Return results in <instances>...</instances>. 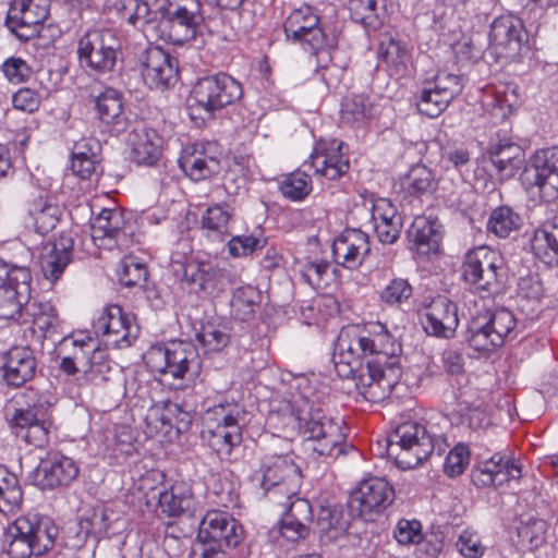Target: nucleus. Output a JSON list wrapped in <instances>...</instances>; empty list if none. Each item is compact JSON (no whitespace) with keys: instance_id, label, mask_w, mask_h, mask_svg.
I'll use <instances>...</instances> for the list:
<instances>
[{"instance_id":"c9c22d12","label":"nucleus","mask_w":558,"mask_h":558,"mask_svg":"<svg viewBox=\"0 0 558 558\" xmlns=\"http://www.w3.org/2000/svg\"><path fill=\"white\" fill-rule=\"evenodd\" d=\"M183 278L205 295H215L221 290L222 271L209 260H189L183 265Z\"/></svg>"},{"instance_id":"cd10ccee","label":"nucleus","mask_w":558,"mask_h":558,"mask_svg":"<svg viewBox=\"0 0 558 558\" xmlns=\"http://www.w3.org/2000/svg\"><path fill=\"white\" fill-rule=\"evenodd\" d=\"M350 326L343 327L338 336L332 363L337 375L340 378L349 379L355 377V374L362 367V357L365 352L360 349V343Z\"/></svg>"},{"instance_id":"0e129e2a","label":"nucleus","mask_w":558,"mask_h":558,"mask_svg":"<svg viewBox=\"0 0 558 558\" xmlns=\"http://www.w3.org/2000/svg\"><path fill=\"white\" fill-rule=\"evenodd\" d=\"M111 371L107 354L100 348L94 350L82 367V374L85 380L99 384L107 380V374Z\"/></svg>"},{"instance_id":"4c0bfd02","label":"nucleus","mask_w":558,"mask_h":558,"mask_svg":"<svg viewBox=\"0 0 558 558\" xmlns=\"http://www.w3.org/2000/svg\"><path fill=\"white\" fill-rule=\"evenodd\" d=\"M194 504L192 488L184 482H177L169 490L159 493L157 509L160 515L178 518L185 512L193 511Z\"/></svg>"},{"instance_id":"f03ea898","label":"nucleus","mask_w":558,"mask_h":558,"mask_svg":"<svg viewBox=\"0 0 558 558\" xmlns=\"http://www.w3.org/2000/svg\"><path fill=\"white\" fill-rule=\"evenodd\" d=\"M267 424L278 430L298 427L308 448L322 457L341 453L347 438L343 421L328 416L305 396L280 401L268 414Z\"/></svg>"},{"instance_id":"c756f323","label":"nucleus","mask_w":558,"mask_h":558,"mask_svg":"<svg viewBox=\"0 0 558 558\" xmlns=\"http://www.w3.org/2000/svg\"><path fill=\"white\" fill-rule=\"evenodd\" d=\"M74 241L68 234H61L48 242L41 251L40 267L47 280L58 281L72 262Z\"/></svg>"},{"instance_id":"a18cd8bd","label":"nucleus","mask_w":558,"mask_h":558,"mask_svg":"<svg viewBox=\"0 0 558 558\" xmlns=\"http://www.w3.org/2000/svg\"><path fill=\"white\" fill-rule=\"evenodd\" d=\"M232 214L220 205L208 207L202 216L201 229L210 241L223 242L231 235Z\"/></svg>"},{"instance_id":"6ab92c4d","label":"nucleus","mask_w":558,"mask_h":558,"mask_svg":"<svg viewBox=\"0 0 558 558\" xmlns=\"http://www.w3.org/2000/svg\"><path fill=\"white\" fill-rule=\"evenodd\" d=\"M395 490L384 477L372 476L359 483L352 490L349 505L360 515L381 512L392 504Z\"/></svg>"},{"instance_id":"393cba45","label":"nucleus","mask_w":558,"mask_h":558,"mask_svg":"<svg viewBox=\"0 0 558 558\" xmlns=\"http://www.w3.org/2000/svg\"><path fill=\"white\" fill-rule=\"evenodd\" d=\"M142 76L149 88H167L178 77L177 64L160 47H149L142 60Z\"/></svg>"},{"instance_id":"20e7f679","label":"nucleus","mask_w":558,"mask_h":558,"mask_svg":"<svg viewBox=\"0 0 558 558\" xmlns=\"http://www.w3.org/2000/svg\"><path fill=\"white\" fill-rule=\"evenodd\" d=\"M58 533L48 518L19 517L4 531L3 549L10 558H41L53 548Z\"/></svg>"},{"instance_id":"9b49d317","label":"nucleus","mask_w":558,"mask_h":558,"mask_svg":"<svg viewBox=\"0 0 558 558\" xmlns=\"http://www.w3.org/2000/svg\"><path fill=\"white\" fill-rule=\"evenodd\" d=\"M464 83L462 75L438 71L432 81L424 84L417 96L418 111L428 118H437L462 93Z\"/></svg>"},{"instance_id":"f704fd0d","label":"nucleus","mask_w":558,"mask_h":558,"mask_svg":"<svg viewBox=\"0 0 558 558\" xmlns=\"http://www.w3.org/2000/svg\"><path fill=\"white\" fill-rule=\"evenodd\" d=\"M126 142L131 147V158L138 165H153L161 154L162 138L144 124H137L128 134Z\"/></svg>"},{"instance_id":"bf43d9fd","label":"nucleus","mask_w":558,"mask_h":558,"mask_svg":"<svg viewBox=\"0 0 558 558\" xmlns=\"http://www.w3.org/2000/svg\"><path fill=\"white\" fill-rule=\"evenodd\" d=\"M0 496L5 512H15L22 504V489L15 474L0 465Z\"/></svg>"},{"instance_id":"37998d69","label":"nucleus","mask_w":558,"mask_h":558,"mask_svg":"<svg viewBox=\"0 0 558 558\" xmlns=\"http://www.w3.org/2000/svg\"><path fill=\"white\" fill-rule=\"evenodd\" d=\"M518 87L511 83L487 86L483 93V105L493 113L499 111L501 118L510 114L519 106Z\"/></svg>"},{"instance_id":"e433bc0d","label":"nucleus","mask_w":558,"mask_h":558,"mask_svg":"<svg viewBox=\"0 0 558 558\" xmlns=\"http://www.w3.org/2000/svg\"><path fill=\"white\" fill-rule=\"evenodd\" d=\"M488 159L501 178H511L524 161L522 147L511 141L492 144L487 150Z\"/></svg>"},{"instance_id":"052dcab7","label":"nucleus","mask_w":558,"mask_h":558,"mask_svg":"<svg viewBox=\"0 0 558 558\" xmlns=\"http://www.w3.org/2000/svg\"><path fill=\"white\" fill-rule=\"evenodd\" d=\"M148 276L146 264L134 255L124 256L118 268L119 281L125 287L143 284Z\"/></svg>"},{"instance_id":"0eeeda50","label":"nucleus","mask_w":558,"mask_h":558,"mask_svg":"<svg viewBox=\"0 0 558 558\" xmlns=\"http://www.w3.org/2000/svg\"><path fill=\"white\" fill-rule=\"evenodd\" d=\"M517 319L506 308L473 317L468 325L465 339L471 348L489 353L501 347L514 332Z\"/></svg>"},{"instance_id":"4d7b16f0","label":"nucleus","mask_w":558,"mask_h":558,"mask_svg":"<svg viewBox=\"0 0 558 558\" xmlns=\"http://www.w3.org/2000/svg\"><path fill=\"white\" fill-rule=\"evenodd\" d=\"M403 190L412 196H422L435 190V177L424 165L413 166L402 179Z\"/></svg>"},{"instance_id":"9d476101","label":"nucleus","mask_w":558,"mask_h":558,"mask_svg":"<svg viewBox=\"0 0 558 558\" xmlns=\"http://www.w3.org/2000/svg\"><path fill=\"white\" fill-rule=\"evenodd\" d=\"M134 223L120 208H105L92 221L90 238L104 250L128 248L133 243Z\"/></svg>"},{"instance_id":"49530a36","label":"nucleus","mask_w":558,"mask_h":558,"mask_svg":"<svg viewBox=\"0 0 558 558\" xmlns=\"http://www.w3.org/2000/svg\"><path fill=\"white\" fill-rule=\"evenodd\" d=\"M167 0H126L123 16L132 25H151L162 17Z\"/></svg>"},{"instance_id":"79ce46f5","label":"nucleus","mask_w":558,"mask_h":558,"mask_svg":"<svg viewBox=\"0 0 558 558\" xmlns=\"http://www.w3.org/2000/svg\"><path fill=\"white\" fill-rule=\"evenodd\" d=\"M531 246L535 256L545 264H558V217H554L535 230Z\"/></svg>"},{"instance_id":"f257e3e1","label":"nucleus","mask_w":558,"mask_h":558,"mask_svg":"<svg viewBox=\"0 0 558 558\" xmlns=\"http://www.w3.org/2000/svg\"><path fill=\"white\" fill-rule=\"evenodd\" d=\"M31 270L0 258V318L16 320L28 342H41L59 323L50 302L31 301Z\"/></svg>"},{"instance_id":"dca6fc26","label":"nucleus","mask_w":558,"mask_h":558,"mask_svg":"<svg viewBox=\"0 0 558 558\" xmlns=\"http://www.w3.org/2000/svg\"><path fill=\"white\" fill-rule=\"evenodd\" d=\"M401 376L400 366H387L381 361L369 360L366 366L355 374V385L360 393L371 402L388 397Z\"/></svg>"},{"instance_id":"1a4fd4ad","label":"nucleus","mask_w":558,"mask_h":558,"mask_svg":"<svg viewBox=\"0 0 558 558\" xmlns=\"http://www.w3.org/2000/svg\"><path fill=\"white\" fill-rule=\"evenodd\" d=\"M501 266L502 258L497 251L480 245L466 252L462 264V277L476 293L492 294L500 286Z\"/></svg>"},{"instance_id":"774afa93","label":"nucleus","mask_w":558,"mask_h":558,"mask_svg":"<svg viewBox=\"0 0 558 558\" xmlns=\"http://www.w3.org/2000/svg\"><path fill=\"white\" fill-rule=\"evenodd\" d=\"M459 554L464 558H482L486 547L483 545L480 535L472 530H463L456 542Z\"/></svg>"},{"instance_id":"f3484780","label":"nucleus","mask_w":558,"mask_h":558,"mask_svg":"<svg viewBox=\"0 0 558 558\" xmlns=\"http://www.w3.org/2000/svg\"><path fill=\"white\" fill-rule=\"evenodd\" d=\"M306 165L328 181L340 180L350 169L348 146L338 138L320 140L303 166Z\"/></svg>"},{"instance_id":"4468645a","label":"nucleus","mask_w":558,"mask_h":558,"mask_svg":"<svg viewBox=\"0 0 558 558\" xmlns=\"http://www.w3.org/2000/svg\"><path fill=\"white\" fill-rule=\"evenodd\" d=\"M283 26L289 39L307 44L315 53L335 44L333 38L322 28L319 16L310 5L293 10L286 19Z\"/></svg>"},{"instance_id":"e2e57ef3","label":"nucleus","mask_w":558,"mask_h":558,"mask_svg":"<svg viewBox=\"0 0 558 558\" xmlns=\"http://www.w3.org/2000/svg\"><path fill=\"white\" fill-rule=\"evenodd\" d=\"M62 349H72L69 356L73 359L81 368L88 356L93 354L94 350L98 348L97 342L86 332H78L76 335L65 337L61 341Z\"/></svg>"},{"instance_id":"f8f14e48","label":"nucleus","mask_w":558,"mask_h":558,"mask_svg":"<svg viewBox=\"0 0 558 558\" xmlns=\"http://www.w3.org/2000/svg\"><path fill=\"white\" fill-rule=\"evenodd\" d=\"M242 96L241 83L227 73L199 78L192 89L195 104L209 113L233 105Z\"/></svg>"},{"instance_id":"13d9d810","label":"nucleus","mask_w":558,"mask_h":558,"mask_svg":"<svg viewBox=\"0 0 558 558\" xmlns=\"http://www.w3.org/2000/svg\"><path fill=\"white\" fill-rule=\"evenodd\" d=\"M520 216L508 206L494 209L487 222V229L498 238H507L512 231L519 229Z\"/></svg>"},{"instance_id":"603ef678","label":"nucleus","mask_w":558,"mask_h":558,"mask_svg":"<svg viewBox=\"0 0 558 558\" xmlns=\"http://www.w3.org/2000/svg\"><path fill=\"white\" fill-rule=\"evenodd\" d=\"M262 301L259 290L253 286H243L233 291L231 299V313L242 322L251 319Z\"/></svg>"},{"instance_id":"412c9836","label":"nucleus","mask_w":558,"mask_h":558,"mask_svg":"<svg viewBox=\"0 0 558 558\" xmlns=\"http://www.w3.org/2000/svg\"><path fill=\"white\" fill-rule=\"evenodd\" d=\"M80 473L76 462L61 452H48L35 471L34 481L41 489L70 485Z\"/></svg>"},{"instance_id":"2eb2a0df","label":"nucleus","mask_w":558,"mask_h":558,"mask_svg":"<svg viewBox=\"0 0 558 558\" xmlns=\"http://www.w3.org/2000/svg\"><path fill=\"white\" fill-rule=\"evenodd\" d=\"M354 329L360 349L366 355H373L371 360L381 361L387 366H400L399 352L401 348L387 327L379 323H368L364 326L351 325Z\"/></svg>"},{"instance_id":"423d86ee","label":"nucleus","mask_w":558,"mask_h":558,"mask_svg":"<svg viewBox=\"0 0 558 558\" xmlns=\"http://www.w3.org/2000/svg\"><path fill=\"white\" fill-rule=\"evenodd\" d=\"M76 53L83 69L106 75L114 71L122 56L121 39L109 28L89 29L77 39Z\"/></svg>"},{"instance_id":"69168bd1","label":"nucleus","mask_w":558,"mask_h":558,"mask_svg":"<svg viewBox=\"0 0 558 558\" xmlns=\"http://www.w3.org/2000/svg\"><path fill=\"white\" fill-rule=\"evenodd\" d=\"M48 412L43 403H35L26 409H16L10 420L11 428L17 437L28 430Z\"/></svg>"},{"instance_id":"8fccbe9b","label":"nucleus","mask_w":558,"mask_h":558,"mask_svg":"<svg viewBox=\"0 0 558 558\" xmlns=\"http://www.w3.org/2000/svg\"><path fill=\"white\" fill-rule=\"evenodd\" d=\"M317 527L323 541L333 542L341 537L348 529V521L340 508L322 506L317 514Z\"/></svg>"},{"instance_id":"680f3d73","label":"nucleus","mask_w":558,"mask_h":558,"mask_svg":"<svg viewBox=\"0 0 558 558\" xmlns=\"http://www.w3.org/2000/svg\"><path fill=\"white\" fill-rule=\"evenodd\" d=\"M547 523L542 519H530L518 527L521 546L527 550L541 547L546 539Z\"/></svg>"},{"instance_id":"a211bd4d","label":"nucleus","mask_w":558,"mask_h":558,"mask_svg":"<svg viewBox=\"0 0 558 558\" xmlns=\"http://www.w3.org/2000/svg\"><path fill=\"white\" fill-rule=\"evenodd\" d=\"M50 0H13L5 24L20 39L27 40L38 33V27L49 15Z\"/></svg>"},{"instance_id":"ddd939ff","label":"nucleus","mask_w":558,"mask_h":558,"mask_svg":"<svg viewBox=\"0 0 558 558\" xmlns=\"http://www.w3.org/2000/svg\"><path fill=\"white\" fill-rule=\"evenodd\" d=\"M93 326L101 333L104 341L114 348L130 347L140 335L135 317L117 304L104 307Z\"/></svg>"},{"instance_id":"a878e982","label":"nucleus","mask_w":558,"mask_h":558,"mask_svg":"<svg viewBox=\"0 0 558 558\" xmlns=\"http://www.w3.org/2000/svg\"><path fill=\"white\" fill-rule=\"evenodd\" d=\"M145 434L148 437L168 435L173 426L178 430L187 427L191 423V415L181 409L180 404L171 401L153 404L145 415Z\"/></svg>"},{"instance_id":"c03bdc74","label":"nucleus","mask_w":558,"mask_h":558,"mask_svg":"<svg viewBox=\"0 0 558 558\" xmlns=\"http://www.w3.org/2000/svg\"><path fill=\"white\" fill-rule=\"evenodd\" d=\"M99 144L92 138L75 143L72 151L71 168L82 179H89L99 166Z\"/></svg>"},{"instance_id":"aec40b11","label":"nucleus","mask_w":558,"mask_h":558,"mask_svg":"<svg viewBox=\"0 0 558 558\" xmlns=\"http://www.w3.org/2000/svg\"><path fill=\"white\" fill-rule=\"evenodd\" d=\"M244 536L243 526L231 514L221 510H209L201 521L197 538L203 543H217L228 547L238 546Z\"/></svg>"},{"instance_id":"338daca9","label":"nucleus","mask_w":558,"mask_h":558,"mask_svg":"<svg viewBox=\"0 0 558 558\" xmlns=\"http://www.w3.org/2000/svg\"><path fill=\"white\" fill-rule=\"evenodd\" d=\"M372 106L363 95H353L347 98L341 108L342 120L347 123H360L371 114Z\"/></svg>"},{"instance_id":"39448f33","label":"nucleus","mask_w":558,"mask_h":558,"mask_svg":"<svg viewBox=\"0 0 558 558\" xmlns=\"http://www.w3.org/2000/svg\"><path fill=\"white\" fill-rule=\"evenodd\" d=\"M252 482L274 504H283L299 494L302 474L299 465L289 454H267L252 474Z\"/></svg>"},{"instance_id":"473e14b6","label":"nucleus","mask_w":558,"mask_h":558,"mask_svg":"<svg viewBox=\"0 0 558 558\" xmlns=\"http://www.w3.org/2000/svg\"><path fill=\"white\" fill-rule=\"evenodd\" d=\"M521 476L520 465L500 453L482 462L473 473V481L480 486H501L502 484L518 480Z\"/></svg>"},{"instance_id":"ea45409f","label":"nucleus","mask_w":558,"mask_h":558,"mask_svg":"<svg viewBox=\"0 0 558 558\" xmlns=\"http://www.w3.org/2000/svg\"><path fill=\"white\" fill-rule=\"evenodd\" d=\"M28 215L36 232L47 234L57 227L61 209L52 196L40 193L29 201Z\"/></svg>"},{"instance_id":"58836bf2","label":"nucleus","mask_w":558,"mask_h":558,"mask_svg":"<svg viewBox=\"0 0 558 558\" xmlns=\"http://www.w3.org/2000/svg\"><path fill=\"white\" fill-rule=\"evenodd\" d=\"M169 366L166 376L183 379L186 375H194L199 369V359L196 348L189 342H171L169 344Z\"/></svg>"},{"instance_id":"72a5a7b5","label":"nucleus","mask_w":558,"mask_h":558,"mask_svg":"<svg viewBox=\"0 0 558 558\" xmlns=\"http://www.w3.org/2000/svg\"><path fill=\"white\" fill-rule=\"evenodd\" d=\"M3 378L9 386L21 387L36 372V360L28 347H13L3 355Z\"/></svg>"},{"instance_id":"864d4df0","label":"nucleus","mask_w":558,"mask_h":558,"mask_svg":"<svg viewBox=\"0 0 558 558\" xmlns=\"http://www.w3.org/2000/svg\"><path fill=\"white\" fill-rule=\"evenodd\" d=\"M196 339L206 352H220L230 344L231 336L227 325L217 320H208L202 324Z\"/></svg>"},{"instance_id":"4be33fe9","label":"nucleus","mask_w":558,"mask_h":558,"mask_svg":"<svg viewBox=\"0 0 558 558\" xmlns=\"http://www.w3.org/2000/svg\"><path fill=\"white\" fill-rule=\"evenodd\" d=\"M422 325L428 335L446 339L453 337L459 325L457 304L438 295L426 306Z\"/></svg>"},{"instance_id":"3c124183","label":"nucleus","mask_w":558,"mask_h":558,"mask_svg":"<svg viewBox=\"0 0 558 558\" xmlns=\"http://www.w3.org/2000/svg\"><path fill=\"white\" fill-rule=\"evenodd\" d=\"M244 418L243 408L235 402L225 401L206 411L205 420L208 426L223 427L226 429L242 428L241 421Z\"/></svg>"},{"instance_id":"2f4dec72","label":"nucleus","mask_w":558,"mask_h":558,"mask_svg":"<svg viewBox=\"0 0 558 558\" xmlns=\"http://www.w3.org/2000/svg\"><path fill=\"white\" fill-rule=\"evenodd\" d=\"M440 228L441 225L437 219L426 216L415 217L408 230L411 250L423 257L437 254L441 242Z\"/></svg>"},{"instance_id":"6e6d98bb","label":"nucleus","mask_w":558,"mask_h":558,"mask_svg":"<svg viewBox=\"0 0 558 558\" xmlns=\"http://www.w3.org/2000/svg\"><path fill=\"white\" fill-rule=\"evenodd\" d=\"M379 3L381 9L385 0H349L348 10L351 19L364 25L365 28L377 29L381 25L379 17Z\"/></svg>"},{"instance_id":"7c9ffc66","label":"nucleus","mask_w":558,"mask_h":558,"mask_svg":"<svg viewBox=\"0 0 558 558\" xmlns=\"http://www.w3.org/2000/svg\"><path fill=\"white\" fill-rule=\"evenodd\" d=\"M534 184L546 201L558 197V147L536 151L533 157Z\"/></svg>"},{"instance_id":"09e8293b","label":"nucleus","mask_w":558,"mask_h":558,"mask_svg":"<svg viewBox=\"0 0 558 558\" xmlns=\"http://www.w3.org/2000/svg\"><path fill=\"white\" fill-rule=\"evenodd\" d=\"M379 54L391 75H404L412 65V53L401 40L390 38L387 43H381Z\"/></svg>"},{"instance_id":"5fc2aeb1","label":"nucleus","mask_w":558,"mask_h":558,"mask_svg":"<svg viewBox=\"0 0 558 558\" xmlns=\"http://www.w3.org/2000/svg\"><path fill=\"white\" fill-rule=\"evenodd\" d=\"M312 190V178L302 170L284 174L279 181V191L286 198L292 202L305 199L311 194Z\"/></svg>"},{"instance_id":"b1692460","label":"nucleus","mask_w":558,"mask_h":558,"mask_svg":"<svg viewBox=\"0 0 558 558\" xmlns=\"http://www.w3.org/2000/svg\"><path fill=\"white\" fill-rule=\"evenodd\" d=\"M368 235L360 229H345L332 243L335 262L347 269H357L369 253Z\"/></svg>"},{"instance_id":"c85d7f7f","label":"nucleus","mask_w":558,"mask_h":558,"mask_svg":"<svg viewBox=\"0 0 558 558\" xmlns=\"http://www.w3.org/2000/svg\"><path fill=\"white\" fill-rule=\"evenodd\" d=\"M214 148L211 143L186 146L179 158L180 168L194 181L210 178L220 168L219 159L211 154Z\"/></svg>"},{"instance_id":"bb28decb","label":"nucleus","mask_w":558,"mask_h":558,"mask_svg":"<svg viewBox=\"0 0 558 558\" xmlns=\"http://www.w3.org/2000/svg\"><path fill=\"white\" fill-rule=\"evenodd\" d=\"M284 508L280 520V534L289 542H298L308 535V524L313 520L312 506L308 500L294 495L290 500L278 504Z\"/></svg>"},{"instance_id":"5701e85b","label":"nucleus","mask_w":558,"mask_h":558,"mask_svg":"<svg viewBox=\"0 0 558 558\" xmlns=\"http://www.w3.org/2000/svg\"><path fill=\"white\" fill-rule=\"evenodd\" d=\"M524 27L522 22L512 15L495 19L490 26L489 44L499 57L514 58L521 51Z\"/></svg>"},{"instance_id":"a19ab883","label":"nucleus","mask_w":558,"mask_h":558,"mask_svg":"<svg viewBox=\"0 0 558 558\" xmlns=\"http://www.w3.org/2000/svg\"><path fill=\"white\" fill-rule=\"evenodd\" d=\"M95 109L99 120L111 126V131L119 133L124 130L126 118L123 111V101L120 93L108 88L95 100Z\"/></svg>"},{"instance_id":"6e6552de","label":"nucleus","mask_w":558,"mask_h":558,"mask_svg":"<svg viewBox=\"0 0 558 558\" xmlns=\"http://www.w3.org/2000/svg\"><path fill=\"white\" fill-rule=\"evenodd\" d=\"M202 21L198 0H167L157 29L165 41L182 45L195 37Z\"/></svg>"},{"instance_id":"7ed1b4c3","label":"nucleus","mask_w":558,"mask_h":558,"mask_svg":"<svg viewBox=\"0 0 558 558\" xmlns=\"http://www.w3.org/2000/svg\"><path fill=\"white\" fill-rule=\"evenodd\" d=\"M448 447L442 435H430L416 422H404L386 438V453L398 468L408 470L420 465L433 453L441 456Z\"/></svg>"},{"instance_id":"de8ad7c7","label":"nucleus","mask_w":558,"mask_h":558,"mask_svg":"<svg viewBox=\"0 0 558 558\" xmlns=\"http://www.w3.org/2000/svg\"><path fill=\"white\" fill-rule=\"evenodd\" d=\"M208 446L221 458L229 459L233 449L243 441L242 428L226 429L223 427L208 426L203 432Z\"/></svg>"}]
</instances>
